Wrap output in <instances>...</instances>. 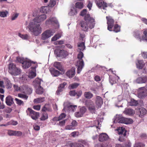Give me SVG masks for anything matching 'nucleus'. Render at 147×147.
<instances>
[{
	"label": "nucleus",
	"instance_id": "obj_63",
	"mask_svg": "<svg viewBox=\"0 0 147 147\" xmlns=\"http://www.w3.org/2000/svg\"><path fill=\"white\" fill-rule=\"evenodd\" d=\"M13 87L15 90L17 91H20L21 92V86L20 87H19L17 85H14Z\"/></svg>",
	"mask_w": 147,
	"mask_h": 147
},
{
	"label": "nucleus",
	"instance_id": "obj_34",
	"mask_svg": "<svg viewBox=\"0 0 147 147\" xmlns=\"http://www.w3.org/2000/svg\"><path fill=\"white\" fill-rule=\"evenodd\" d=\"M35 88L36 89V93L38 94H41L43 93V90L41 86L36 87Z\"/></svg>",
	"mask_w": 147,
	"mask_h": 147
},
{
	"label": "nucleus",
	"instance_id": "obj_14",
	"mask_svg": "<svg viewBox=\"0 0 147 147\" xmlns=\"http://www.w3.org/2000/svg\"><path fill=\"white\" fill-rule=\"evenodd\" d=\"M27 112L28 113H30L31 117L34 120H36L39 116V113L34 111L30 108L28 109Z\"/></svg>",
	"mask_w": 147,
	"mask_h": 147
},
{
	"label": "nucleus",
	"instance_id": "obj_5",
	"mask_svg": "<svg viewBox=\"0 0 147 147\" xmlns=\"http://www.w3.org/2000/svg\"><path fill=\"white\" fill-rule=\"evenodd\" d=\"M17 60L19 62L22 63V67L24 69L28 68L31 65V62L29 60L24 59L22 57H17Z\"/></svg>",
	"mask_w": 147,
	"mask_h": 147
},
{
	"label": "nucleus",
	"instance_id": "obj_8",
	"mask_svg": "<svg viewBox=\"0 0 147 147\" xmlns=\"http://www.w3.org/2000/svg\"><path fill=\"white\" fill-rule=\"evenodd\" d=\"M118 123H123L125 124H131L133 123V120L131 119L123 117L121 115H119L117 118Z\"/></svg>",
	"mask_w": 147,
	"mask_h": 147
},
{
	"label": "nucleus",
	"instance_id": "obj_53",
	"mask_svg": "<svg viewBox=\"0 0 147 147\" xmlns=\"http://www.w3.org/2000/svg\"><path fill=\"white\" fill-rule=\"evenodd\" d=\"M85 34L84 33L80 34V37L79 38L80 41H82V42H85Z\"/></svg>",
	"mask_w": 147,
	"mask_h": 147
},
{
	"label": "nucleus",
	"instance_id": "obj_46",
	"mask_svg": "<svg viewBox=\"0 0 147 147\" xmlns=\"http://www.w3.org/2000/svg\"><path fill=\"white\" fill-rule=\"evenodd\" d=\"M79 85V84L78 83H75L70 84L69 86V88L70 89H73L76 88Z\"/></svg>",
	"mask_w": 147,
	"mask_h": 147
},
{
	"label": "nucleus",
	"instance_id": "obj_38",
	"mask_svg": "<svg viewBox=\"0 0 147 147\" xmlns=\"http://www.w3.org/2000/svg\"><path fill=\"white\" fill-rule=\"evenodd\" d=\"M8 14V12L6 10L0 11V17L2 18L6 17Z\"/></svg>",
	"mask_w": 147,
	"mask_h": 147
},
{
	"label": "nucleus",
	"instance_id": "obj_22",
	"mask_svg": "<svg viewBox=\"0 0 147 147\" xmlns=\"http://www.w3.org/2000/svg\"><path fill=\"white\" fill-rule=\"evenodd\" d=\"M58 21L55 18H50L46 22L47 24H55L58 25Z\"/></svg>",
	"mask_w": 147,
	"mask_h": 147
},
{
	"label": "nucleus",
	"instance_id": "obj_28",
	"mask_svg": "<svg viewBox=\"0 0 147 147\" xmlns=\"http://www.w3.org/2000/svg\"><path fill=\"white\" fill-rule=\"evenodd\" d=\"M66 115L64 113H62L58 117H55L53 118V121H60L65 117Z\"/></svg>",
	"mask_w": 147,
	"mask_h": 147
},
{
	"label": "nucleus",
	"instance_id": "obj_2",
	"mask_svg": "<svg viewBox=\"0 0 147 147\" xmlns=\"http://www.w3.org/2000/svg\"><path fill=\"white\" fill-rule=\"evenodd\" d=\"M84 56L83 53L80 52L78 55V60L75 63V65L77 68V72L78 74L80 73L84 66V63L82 58Z\"/></svg>",
	"mask_w": 147,
	"mask_h": 147
},
{
	"label": "nucleus",
	"instance_id": "obj_45",
	"mask_svg": "<svg viewBox=\"0 0 147 147\" xmlns=\"http://www.w3.org/2000/svg\"><path fill=\"white\" fill-rule=\"evenodd\" d=\"M48 115L45 112L43 113L42 115L40 118L41 120L44 121L48 119Z\"/></svg>",
	"mask_w": 147,
	"mask_h": 147
},
{
	"label": "nucleus",
	"instance_id": "obj_6",
	"mask_svg": "<svg viewBox=\"0 0 147 147\" xmlns=\"http://www.w3.org/2000/svg\"><path fill=\"white\" fill-rule=\"evenodd\" d=\"M88 17H86L85 18V21H82L80 23V26L82 28V30L84 31H87L88 29V28L90 29H92L90 27L89 24L90 22V20H88Z\"/></svg>",
	"mask_w": 147,
	"mask_h": 147
},
{
	"label": "nucleus",
	"instance_id": "obj_11",
	"mask_svg": "<svg viewBox=\"0 0 147 147\" xmlns=\"http://www.w3.org/2000/svg\"><path fill=\"white\" fill-rule=\"evenodd\" d=\"M147 95V90L144 87L139 88L138 91V96L140 98H145Z\"/></svg>",
	"mask_w": 147,
	"mask_h": 147
},
{
	"label": "nucleus",
	"instance_id": "obj_49",
	"mask_svg": "<svg viewBox=\"0 0 147 147\" xmlns=\"http://www.w3.org/2000/svg\"><path fill=\"white\" fill-rule=\"evenodd\" d=\"M125 112L127 114L129 115H132L134 113L133 110L130 109H126L125 111Z\"/></svg>",
	"mask_w": 147,
	"mask_h": 147
},
{
	"label": "nucleus",
	"instance_id": "obj_21",
	"mask_svg": "<svg viewBox=\"0 0 147 147\" xmlns=\"http://www.w3.org/2000/svg\"><path fill=\"white\" fill-rule=\"evenodd\" d=\"M117 131L119 134L123 135V136L125 137L126 136V133L127 131L124 127H119L117 129Z\"/></svg>",
	"mask_w": 147,
	"mask_h": 147
},
{
	"label": "nucleus",
	"instance_id": "obj_57",
	"mask_svg": "<svg viewBox=\"0 0 147 147\" xmlns=\"http://www.w3.org/2000/svg\"><path fill=\"white\" fill-rule=\"evenodd\" d=\"M102 9H106V8L107 7V3L104 1L102 2Z\"/></svg>",
	"mask_w": 147,
	"mask_h": 147
},
{
	"label": "nucleus",
	"instance_id": "obj_18",
	"mask_svg": "<svg viewBox=\"0 0 147 147\" xmlns=\"http://www.w3.org/2000/svg\"><path fill=\"white\" fill-rule=\"evenodd\" d=\"M53 66L59 70L61 71L63 73H64L65 71L64 70L62 65L60 63L55 62L54 63Z\"/></svg>",
	"mask_w": 147,
	"mask_h": 147
},
{
	"label": "nucleus",
	"instance_id": "obj_7",
	"mask_svg": "<svg viewBox=\"0 0 147 147\" xmlns=\"http://www.w3.org/2000/svg\"><path fill=\"white\" fill-rule=\"evenodd\" d=\"M55 32L54 30L51 29L45 30L41 34V39L44 40L47 39L53 35Z\"/></svg>",
	"mask_w": 147,
	"mask_h": 147
},
{
	"label": "nucleus",
	"instance_id": "obj_59",
	"mask_svg": "<svg viewBox=\"0 0 147 147\" xmlns=\"http://www.w3.org/2000/svg\"><path fill=\"white\" fill-rule=\"evenodd\" d=\"M65 129L66 130H73L74 129V128L71 125H68L65 126Z\"/></svg>",
	"mask_w": 147,
	"mask_h": 147
},
{
	"label": "nucleus",
	"instance_id": "obj_62",
	"mask_svg": "<svg viewBox=\"0 0 147 147\" xmlns=\"http://www.w3.org/2000/svg\"><path fill=\"white\" fill-rule=\"evenodd\" d=\"M97 5L99 8H100L101 7V0H96L95 1Z\"/></svg>",
	"mask_w": 147,
	"mask_h": 147
},
{
	"label": "nucleus",
	"instance_id": "obj_4",
	"mask_svg": "<svg viewBox=\"0 0 147 147\" xmlns=\"http://www.w3.org/2000/svg\"><path fill=\"white\" fill-rule=\"evenodd\" d=\"M80 15L81 16H84V20H85L86 16L88 17V16L89 17L88 18V20H90V22L89 24L90 27L91 28H94L95 24L94 19L90 17V14L87 13L86 9H84L80 12Z\"/></svg>",
	"mask_w": 147,
	"mask_h": 147
},
{
	"label": "nucleus",
	"instance_id": "obj_16",
	"mask_svg": "<svg viewBox=\"0 0 147 147\" xmlns=\"http://www.w3.org/2000/svg\"><path fill=\"white\" fill-rule=\"evenodd\" d=\"M146 110L142 107L137 110V113L140 117H143L146 114Z\"/></svg>",
	"mask_w": 147,
	"mask_h": 147
},
{
	"label": "nucleus",
	"instance_id": "obj_37",
	"mask_svg": "<svg viewBox=\"0 0 147 147\" xmlns=\"http://www.w3.org/2000/svg\"><path fill=\"white\" fill-rule=\"evenodd\" d=\"M77 9L74 7H73L71 9L70 12L69 14L70 16H74L77 13Z\"/></svg>",
	"mask_w": 147,
	"mask_h": 147
},
{
	"label": "nucleus",
	"instance_id": "obj_10",
	"mask_svg": "<svg viewBox=\"0 0 147 147\" xmlns=\"http://www.w3.org/2000/svg\"><path fill=\"white\" fill-rule=\"evenodd\" d=\"M55 53L57 57L61 58H64L68 55L67 52L64 50H56L55 51Z\"/></svg>",
	"mask_w": 147,
	"mask_h": 147
},
{
	"label": "nucleus",
	"instance_id": "obj_58",
	"mask_svg": "<svg viewBox=\"0 0 147 147\" xmlns=\"http://www.w3.org/2000/svg\"><path fill=\"white\" fill-rule=\"evenodd\" d=\"M18 14L17 13H15L13 14L11 17V20H15L18 17Z\"/></svg>",
	"mask_w": 147,
	"mask_h": 147
},
{
	"label": "nucleus",
	"instance_id": "obj_61",
	"mask_svg": "<svg viewBox=\"0 0 147 147\" xmlns=\"http://www.w3.org/2000/svg\"><path fill=\"white\" fill-rule=\"evenodd\" d=\"M97 5L99 8H100L101 7V0H96L95 1Z\"/></svg>",
	"mask_w": 147,
	"mask_h": 147
},
{
	"label": "nucleus",
	"instance_id": "obj_50",
	"mask_svg": "<svg viewBox=\"0 0 147 147\" xmlns=\"http://www.w3.org/2000/svg\"><path fill=\"white\" fill-rule=\"evenodd\" d=\"M15 100L16 101V104L19 105H24V102L22 100L16 98H15Z\"/></svg>",
	"mask_w": 147,
	"mask_h": 147
},
{
	"label": "nucleus",
	"instance_id": "obj_19",
	"mask_svg": "<svg viewBox=\"0 0 147 147\" xmlns=\"http://www.w3.org/2000/svg\"><path fill=\"white\" fill-rule=\"evenodd\" d=\"M75 74V69L74 67H72L71 69L66 72V75L69 78L73 77Z\"/></svg>",
	"mask_w": 147,
	"mask_h": 147
},
{
	"label": "nucleus",
	"instance_id": "obj_47",
	"mask_svg": "<svg viewBox=\"0 0 147 147\" xmlns=\"http://www.w3.org/2000/svg\"><path fill=\"white\" fill-rule=\"evenodd\" d=\"M138 104L137 101L134 99H131L129 102V105L131 106H136Z\"/></svg>",
	"mask_w": 147,
	"mask_h": 147
},
{
	"label": "nucleus",
	"instance_id": "obj_26",
	"mask_svg": "<svg viewBox=\"0 0 147 147\" xmlns=\"http://www.w3.org/2000/svg\"><path fill=\"white\" fill-rule=\"evenodd\" d=\"M46 18L47 16L45 14H42L35 18H37L36 21L39 23V22L43 21Z\"/></svg>",
	"mask_w": 147,
	"mask_h": 147
},
{
	"label": "nucleus",
	"instance_id": "obj_15",
	"mask_svg": "<svg viewBox=\"0 0 147 147\" xmlns=\"http://www.w3.org/2000/svg\"><path fill=\"white\" fill-rule=\"evenodd\" d=\"M64 108L63 110L65 111L67 110H71L73 112H74L77 107V106H72L69 104L67 102H65L64 104Z\"/></svg>",
	"mask_w": 147,
	"mask_h": 147
},
{
	"label": "nucleus",
	"instance_id": "obj_52",
	"mask_svg": "<svg viewBox=\"0 0 147 147\" xmlns=\"http://www.w3.org/2000/svg\"><path fill=\"white\" fill-rule=\"evenodd\" d=\"M56 4V2L55 0H50L49 6L52 7L54 6Z\"/></svg>",
	"mask_w": 147,
	"mask_h": 147
},
{
	"label": "nucleus",
	"instance_id": "obj_3",
	"mask_svg": "<svg viewBox=\"0 0 147 147\" xmlns=\"http://www.w3.org/2000/svg\"><path fill=\"white\" fill-rule=\"evenodd\" d=\"M9 73L11 75L14 76L18 75L21 73L20 69L17 67L16 65L13 63L9 64Z\"/></svg>",
	"mask_w": 147,
	"mask_h": 147
},
{
	"label": "nucleus",
	"instance_id": "obj_32",
	"mask_svg": "<svg viewBox=\"0 0 147 147\" xmlns=\"http://www.w3.org/2000/svg\"><path fill=\"white\" fill-rule=\"evenodd\" d=\"M84 97L87 99H90L93 96V94L90 92H84Z\"/></svg>",
	"mask_w": 147,
	"mask_h": 147
},
{
	"label": "nucleus",
	"instance_id": "obj_54",
	"mask_svg": "<svg viewBox=\"0 0 147 147\" xmlns=\"http://www.w3.org/2000/svg\"><path fill=\"white\" fill-rule=\"evenodd\" d=\"M18 96L19 97L23 98L24 99L27 100L28 98V96L25 94H18Z\"/></svg>",
	"mask_w": 147,
	"mask_h": 147
},
{
	"label": "nucleus",
	"instance_id": "obj_60",
	"mask_svg": "<svg viewBox=\"0 0 147 147\" xmlns=\"http://www.w3.org/2000/svg\"><path fill=\"white\" fill-rule=\"evenodd\" d=\"M63 90L61 89L60 87H58V89L56 92V94L57 95H59L62 93Z\"/></svg>",
	"mask_w": 147,
	"mask_h": 147
},
{
	"label": "nucleus",
	"instance_id": "obj_17",
	"mask_svg": "<svg viewBox=\"0 0 147 147\" xmlns=\"http://www.w3.org/2000/svg\"><path fill=\"white\" fill-rule=\"evenodd\" d=\"M37 65L36 64H35L34 67H32V68L33 69V71H30L28 75V77L30 78H33L36 76V71L35 69L36 68Z\"/></svg>",
	"mask_w": 147,
	"mask_h": 147
},
{
	"label": "nucleus",
	"instance_id": "obj_64",
	"mask_svg": "<svg viewBox=\"0 0 147 147\" xmlns=\"http://www.w3.org/2000/svg\"><path fill=\"white\" fill-rule=\"evenodd\" d=\"M66 85L67 83L66 82H64L63 83L60 84L59 87H60L61 89L63 90Z\"/></svg>",
	"mask_w": 147,
	"mask_h": 147
},
{
	"label": "nucleus",
	"instance_id": "obj_35",
	"mask_svg": "<svg viewBox=\"0 0 147 147\" xmlns=\"http://www.w3.org/2000/svg\"><path fill=\"white\" fill-rule=\"evenodd\" d=\"M62 33H58L55 35L53 37L51 38L52 41H55L57 40V39H59L60 37H61L62 35Z\"/></svg>",
	"mask_w": 147,
	"mask_h": 147
},
{
	"label": "nucleus",
	"instance_id": "obj_44",
	"mask_svg": "<svg viewBox=\"0 0 147 147\" xmlns=\"http://www.w3.org/2000/svg\"><path fill=\"white\" fill-rule=\"evenodd\" d=\"M71 147H84L82 144L78 143H73L71 144Z\"/></svg>",
	"mask_w": 147,
	"mask_h": 147
},
{
	"label": "nucleus",
	"instance_id": "obj_55",
	"mask_svg": "<svg viewBox=\"0 0 147 147\" xmlns=\"http://www.w3.org/2000/svg\"><path fill=\"white\" fill-rule=\"evenodd\" d=\"M77 125V122L75 120L71 122V125L74 128V129H75V127Z\"/></svg>",
	"mask_w": 147,
	"mask_h": 147
},
{
	"label": "nucleus",
	"instance_id": "obj_25",
	"mask_svg": "<svg viewBox=\"0 0 147 147\" xmlns=\"http://www.w3.org/2000/svg\"><path fill=\"white\" fill-rule=\"evenodd\" d=\"M136 64L137 67L140 69H142L145 65V63L142 60H138Z\"/></svg>",
	"mask_w": 147,
	"mask_h": 147
},
{
	"label": "nucleus",
	"instance_id": "obj_1",
	"mask_svg": "<svg viewBox=\"0 0 147 147\" xmlns=\"http://www.w3.org/2000/svg\"><path fill=\"white\" fill-rule=\"evenodd\" d=\"M37 18H34L29 23L28 26L30 31L35 36H38L40 34L42 31V28L40 24L36 22Z\"/></svg>",
	"mask_w": 147,
	"mask_h": 147
},
{
	"label": "nucleus",
	"instance_id": "obj_36",
	"mask_svg": "<svg viewBox=\"0 0 147 147\" xmlns=\"http://www.w3.org/2000/svg\"><path fill=\"white\" fill-rule=\"evenodd\" d=\"M101 98L100 96H97L96 99V104L98 107L101 106Z\"/></svg>",
	"mask_w": 147,
	"mask_h": 147
},
{
	"label": "nucleus",
	"instance_id": "obj_43",
	"mask_svg": "<svg viewBox=\"0 0 147 147\" xmlns=\"http://www.w3.org/2000/svg\"><path fill=\"white\" fill-rule=\"evenodd\" d=\"M18 36L23 39L26 40L28 39L29 36L27 34H23L20 33H19Z\"/></svg>",
	"mask_w": 147,
	"mask_h": 147
},
{
	"label": "nucleus",
	"instance_id": "obj_20",
	"mask_svg": "<svg viewBox=\"0 0 147 147\" xmlns=\"http://www.w3.org/2000/svg\"><path fill=\"white\" fill-rule=\"evenodd\" d=\"M147 81V77L144 76L143 77H138L136 80V82L138 84L145 83Z\"/></svg>",
	"mask_w": 147,
	"mask_h": 147
},
{
	"label": "nucleus",
	"instance_id": "obj_56",
	"mask_svg": "<svg viewBox=\"0 0 147 147\" xmlns=\"http://www.w3.org/2000/svg\"><path fill=\"white\" fill-rule=\"evenodd\" d=\"M79 135V132L78 131H74L72 132L70 135L71 136L76 137L78 136Z\"/></svg>",
	"mask_w": 147,
	"mask_h": 147
},
{
	"label": "nucleus",
	"instance_id": "obj_27",
	"mask_svg": "<svg viewBox=\"0 0 147 147\" xmlns=\"http://www.w3.org/2000/svg\"><path fill=\"white\" fill-rule=\"evenodd\" d=\"M50 71L51 74L54 76H57L60 74V72L58 71L53 68H50Z\"/></svg>",
	"mask_w": 147,
	"mask_h": 147
},
{
	"label": "nucleus",
	"instance_id": "obj_30",
	"mask_svg": "<svg viewBox=\"0 0 147 147\" xmlns=\"http://www.w3.org/2000/svg\"><path fill=\"white\" fill-rule=\"evenodd\" d=\"M84 42H79L78 44V49L80 50L83 51L84 50L85 48L84 45Z\"/></svg>",
	"mask_w": 147,
	"mask_h": 147
},
{
	"label": "nucleus",
	"instance_id": "obj_31",
	"mask_svg": "<svg viewBox=\"0 0 147 147\" xmlns=\"http://www.w3.org/2000/svg\"><path fill=\"white\" fill-rule=\"evenodd\" d=\"M42 81L40 79L36 78L34 81V84L35 86V87L38 86H40V85Z\"/></svg>",
	"mask_w": 147,
	"mask_h": 147
},
{
	"label": "nucleus",
	"instance_id": "obj_51",
	"mask_svg": "<svg viewBox=\"0 0 147 147\" xmlns=\"http://www.w3.org/2000/svg\"><path fill=\"white\" fill-rule=\"evenodd\" d=\"M134 147H145V145L140 142L136 143Z\"/></svg>",
	"mask_w": 147,
	"mask_h": 147
},
{
	"label": "nucleus",
	"instance_id": "obj_40",
	"mask_svg": "<svg viewBox=\"0 0 147 147\" xmlns=\"http://www.w3.org/2000/svg\"><path fill=\"white\" fill-rule=\"evenodd\" d=\"M49 9V7L48 6H43L41 7L40 11L43 13H47Z\"/></svg>",
	"mask_w": 147,
	"mask_h": 147
},
{
	"label": "nucleus",
	"instance_id": "obj_29",
	"mask_svg": "<svg viewBox=\"0 0 147 147\" xmlns=\"http://www.w3.org/2000/svg\"><path fill=\"white\" fill-rule=\"evenodd\" d=\"M111 31H113L115 32H119L120 30V26L118 24H115L113 28H112Z\"/></svg>",
	"mask_w": 147,
	"mask_h": 147
},
{
	"label": "nucleus",
	"instance_id": "obj_12",
	"mask_svg": "<svg viewBox=\"0 0 147 147\" xmlns=\"http://www.w3.org/2000/svg\"><path fill=\"white\" fill-rule=\"evenodd\" d=\"M21 92L29 94L32 92V89L27 85H24L21 86Z\"/></svg>",
	"mask_w": 147,
	"mask_h": 147
},
{
	"label": "nucleus",
	"instance_id": "obj_41",
	"mask_svg": "<svg viewBox=\"0 0 147 147\" xmlns=\"http://www.w3.org/2000/svg\"><path fill=\"white\" fill-rule=\"evenodd\" d=\"M75 7L76 8L81 9L83 7V3L82 2H78L75 4Z\"/></svg>",
	"mask_w": 147,
	"mask_h": 147
},
{
	"label": "nucleus",
	"instance_id": "obj_42",
	"mask_svg": "<svg viewBox=\"0 0 147 147\" xmlns=\"http://www.w3.org/2000/svg\"><path fill=\"white\" fill-rule=\"evenodd\" d=\"M143 33V35H142L143 41H147V29L144 30Z\"/></svg>",
	"mask_w": 147,
	"mask_h": 147
},
{
	"label": "nucleus",
	"instance_id": "obj_13",
	"mask_svg": "<svg viewBox=\"0 0 147 147\" xmlns=\"http://www.w3.org/2000/svg\"><path fill=\"white\" fill-rule=\"evenodd\" d=\"M142 32L137 30H134L133 32L134 36L140 42L143 41L142 35Z\"/></svg>",
	"mask_w": 147,
	"mask_h": 147
},
{
	"label": "nucleus",
	"instance_id": "obj_9",
	"mask_svg": "<svg viewBox=\"0 0 147 147\" xmlns=\"http://www.w3.org/2000/svg\"><path fill=\"white\" fill-rule=\"evenodd\" d=\"M107 23L108 25L107 29L109 31H111L112 28H113L115 24L114 19L112 17L108 16L106 17Z\"/></svg>",
	"mask_w": 147,
	"mask_h": 147
},
{
	"label": "nucleus",
	"instance_id": "obj_39",
	"mask_svg": "<svg viewBox=\"0 0 147 147\" xmlns=\"http://www.w3.org/2000/svg\"><path fill=\"white\" fill-rule=\"evenodd\" d=\"M102 141L107 140L109 138L107 134L105 133H102Z\"/></svg>",
	"mask_w": 147,
	"mask_h": 147
},
{
	"label": "nucleus",
	"instance_id": "obj_33",
	"mask_svg": "<svg viewBox=\"0 0 147 147\" xmlns=\"http://www.w3.org/2000/svg\"><path fill=\"white\" fill-rule=\"evenodd\" d=\"M45 100V98H39L35 99L34 100V102L36 103H41L44 102Z\"/></svg>",
	"mask_w": 147,
	"mask_h": 147
},
{
	"label": "nucleus",
	"instance_id": "obj_24",
	"mask_svg": "<svg viewBox=\"0 0 147 147\" xmlns=\"http://www.w3.org/2000/svg\"><path fill=\"white\" fill-rule=\"evenodd\" d=\"M5 102L7 105L10 106L13 103V99L11 96H9L6 97Z\"/></svg>",
	"mask_w": 147,
	"mask_h": 147
},
{
	"label": "nucleus",
	"instance_id": "obj_48",
	"mask_svg": "<svg viewBox=\"0 0 147 147\" xmlns=\"http://www.w3.org/2000/svg\"><path fill=\"white\" fill-rule=\"evenodd\" d=\"M5 80L7 88H11V85L9 80L6 78H5Z\"/></svg>",
	"mask_w": 147,
	"mask_h": 147
},
{
	"label": "nucleus",
	"instance_id": "obj_23",
	"mask_svg": "<svg viewBox=\"0 0 147 147\" xmlns=\"http://www.w3.org/2000/svg\"><path fill=\"white\" fill-rule=\"evenodd\" d=\"M86 110V109L84 107H82L80 108V114L78 115V113H79V112H77L75 113V115L76 117H80L83 116V114L85 113Z\"/></svg>",
	"mask_w": 147,
	"mask_h": 147
}]
</instances>
